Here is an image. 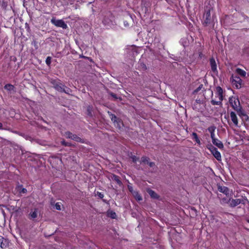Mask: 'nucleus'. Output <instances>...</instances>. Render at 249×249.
I'll list each match as a JSON object with an SVG mask.
<instances>
[{
  "label": "nucleus",
  "mask_w": 249,
  "mask_h": 249,
  "mask_svg": "<svg viewBox=\"0 0 249 249\" xmlns=\"http://www.w3.org/2000/svg\"><path fill=\"white\" fill-rule=\"evenodd\" d=\"M208 149L217 160L220 161L221 160V154L216 148L213 146L212 145H211L209 147H208Z\"/></svg>",
  "instance_id": "nucleus-6"
},
{
  "label": "nucleus",
  "mask_w": 249,
  "mask_h": 249,
  "mask_svg": "<svg viewBox=\"0 0 249 249\" xmlns=\"http://www.w3.org/2000/svg\"><path fill=\"white\" fill-rule=\"evenodd\" d=\"M107 213L108 215L112 218H115L116 217V213L114 212H113L112 211H109Z\"/></svg>",
  "instance_id": "nucleus-22"
},
{
  "label": "nucleus",
  "mask_w": 249,
  "mask_h": 249,
  "mask_svg": "<svg viewBox=\"0 0 249 249\" xmlns=\"http://www.w3.org/2000/svg\"><path fill=\"white\" fill-rule=\"evenodd\" d=\"M218 190L225 195H227L229 194V189L228 188L225 186H219Z\"/></svg>",
  "instance_id": "nucleus-14"
},
{
  "label": "nucleus",
  "mask_w": 249,
  "mask_h": 249,
  "mask_svg": "<svg viewBox=\"0 0 249 249\" xmlns=\"http://www.w3.org/2000/svg\"><path fill=\"white\" fill-rule=\"evenodd\" d=\"M210 64L212 71L214 74L217 75L218 73V71L217 70L216 64L215 60L213 58H211L210 59Z\"/></svg>",
  "instance_id": "nucleus-8"
},
{
  "label": "nucleus",
  "mask_w": 249,
  "mask_h": 249,
  "mask_svg": "<svg viewBox=\"0 0 249 249\" xmlns=\"http://www.w3.org/2000/svg\"><path fill=\"white\" fill-rule=\"evenodd\" d=\"M37 216V209H35L34 210H32L30 214H29V218L30 219H35Z\"/></svg>",
  "instance_id": "nucleus-12"
},
{
  "label": "nucleus",
  "mask_w": 249,
  "mask_h": 249,
  "mask_svg": "<svg viewBox=\"0 0 249 249\" xmlns=\"http://www.w3.org/2000/svg\"><path fill=\"white\" fill-rule=\"evenodd\" d=\"M229 202L230 203V205L231 207H234L240 204L242 202V200L239 198L235 199H230L229 200Z\"/></svg>",
  "instance_id": "nucleus-9"
},
{
  "label": "nucleus",
  "mask_w": 249,
  "mask_h": 249,
  "mask_svg": "<svg viewBox=\"0 0 249 249\" xmlns=\"http://www.w3.org/2000/svg\"><path fill=\"white\" fill-rule=\"evenodd\" d=\"M55 88L58 90V91H59L60 92H62V91H64V92H66V90L64 89V86L62 85V84H60V85H56L55 86Z\"/></svg>",
  "instance_id": "nucleus-18"
},
{
  "label": "nucleus",
  "mask_w": 249,
  "mask_h": 249,
  "mask_svg": "<svg viewBox=\"0 0 249 249\" xmlns=\"http://www.w3.org/2000/svg\"><path fill=\"white\" fill-rule=\"evenodd\" d=\"M55 207L56 210H60L61 209V204L59 203H56L55 205Z\"/></svg>",
  "instance_id": "nucleus-27"
},
{
  "label": "nucleus",
  "mask_w": 249,
  "mask_h": 249,
  "mask_svg": "<svg viewBox=\"0 0 249 249\" xmlns=\"http://www.w3.org/2000/svg\"><path fill=\"white\" fill-rule=\"evenodd\" d=\"M129 190L132 193L134 191L133 190V188L131 186H128Z\"/></svg>",
  "instance_id": "nucleus-31"
},
{
  "label": "nucleus",
  "mask_w": 249,
  "mask_h": 249,
  "mask_svg": "<svg viewBox=\"0 0 249 249\" xmlns=\"http://www.w3.org/2000/svg\"><path fill=\"white\" fill-rule=\"evenodd\" d=\"M231 83L237 89L241 88L243 81L241 79L237 76L232 75L231 77Z\"/></svg>",
  "instance_id": "nucleus-5"
},
{
  "label": "nucleus",
  "mask_w": 249,
  "mask_h": 249,
  "mask_svg": "<svg viewBox=\"0 0 249 249\" xmlns=\"http://www.w3.org/2000/svg\"><path fill=\"white\" fill-rule=\"evenodd\" d=\"M51 22L58 27H61L65 29L68 27L67 25L62 19H56L55 18H53L51 19Z\"/></svg>",
  "instance_id": "nucleus-4"
},
{
  "label": "nucleus",
  "mask_w": 249,
  "mask_h": 249,
  "mask_svg": "<svg viewBox=\"0 0 249 249\" xmlns=\"http://www.w3.org/2000/svg\"><path fill=\"white\" fill-rule=\"evenodd\" d=\"M147 164H148L150 167H152L154 165V163L153 162H148Z\"/></svg>",
  "instance_id": "nucleus-32"
},
{
  "label": "nucleus",
  "mask_w": 249,
  "mask_h": 249,
  "mask_svg": "<svg viewBox=\"0 0 249 249\" xmlns=\"http://www.w3.org/2000/svg\"><path fill=\"white\" fill-rule=\"evenodd\" d=\"M212 9L213 8H209L207 10H206L204 14L203 24L206 26L210 24L212 20H214L213 17L212 18L211 16V11Z\"/></svg>",
  "instance_id": "nucleus-3"
},
{
  "label": "nucleus",
  "mask_w": 249,
  "mask_h": 249,
  "mask_svg": "<svg viewBox=\"0 0 249 249\" xmlns=\"http://www.w3.org/2000/svg\"><path fill=\"white\" fill-rule=\"evenodd\" d=\"M100 198H103L104 197V195L101 194V193H99L98 192L97 193V194Z\"/></svg>",
  "instance_id": "nucleus-30"
},
{
  "label": "nucleus",
  "mask_w": 249,
  "mask_h": 249,
  "mask_svg": "<svg viewBox=\"0 0 249 249\" xmlns=\"http://www.w3.org/2000/svg\"><path fill=\"white\" fill-rule=\"evenodd\" d=\"M215 127L213 126H211L208 128V131L211 134L214 133Z\"/></svg>",
  "instance_id": "nucleus-23"
},
{
  "label": "nucleus",
  "mask_w": 249,
  "mask_h": 249,
  "mask_svg": "<svg viewBox=\"0 0 249 249\" xmlns=\"http://www.w3.org/2000/svg\"><path fill=\"white\" fill-rule=\"evenodd\" d=\"M65 136H66V137L71 139L76 142H82V140L80 138L78 137L76 135H73L72 133H71L70 132H66Z\"/></svg>",
  "instance_id": "nucleus-7"
},
{
  "label": "nucleus",
  "mask_w": 249,
  "mask_h": 249,
  "mask_svg": "<svg viewBox=\"0 0 249 249\" xmlns=\"http://www.w3.org/2000/svg\"><path fill=\"white\" fill-rule=\"evenodd\" d=\"M211 137L212 138V141H213V140L216 139L215 137V134H214V133L211 134Z\"/></svg>",
  "instance_id": "nucleus-29"
},
{
  "label": "nucleus",
  "mask_w": 249,
  "mask_h": 249,
  "mask_svg": "<svg viewBox=\"0 0 249 249\" xmlns=\"http://www.w3.org/2000/svg\"><path fill=\"white\" fill-rule=\"evenodd\" d=\"M192 135L193 136V139L195 140L196 142L199 145L201 144L200 141L196 133L194 132L192 134Z\"/></svg>",
  "instance_id": "nucleus-20"
},
{
  "label": "nucleus",
  "mask_w": 249,
  "mask_h": 249,
  "mask_svg": "<svg viewBox=\"0 0 249 249\" xmlns=\"http://www.w3.org/2000/svg\"><path fill=\"white\" fill-rule=\"evenodd\" d=\"M14 86L11 84H7L4 86V89L8 91L14 90Z\"/></svg>",
  "instance_id": "nucleus-21"
},
{
  "label": "nucleus",
  "mask_w": 249,
  "mask_h": 249,
  "mask_svg": "<svg viewBox=\"0 0 249 249\" xmlns=\"http://www.w3.org/2000/svg\"><path fill=\"white\" fill-rule=\"evenodd\" d=\"M111 119L112 121H113L114 123L117 124V126H118L119 128H121V124H122V123L120 121L117 122V117L115 115H112L111 117Z\"/></svg>",
  "instance_id": "nucleus-16"
},
{
  "label": "nucleus",
  "mask_w": 249,
  "mask_h": 249,
  "mask_svg": "<svg viewBox=\"0 0 249 249\" xmlns=\"http://www.w3.org/2000/svg\"><path fill=\"white\" fill-rule=\"evenodd\" d=\"M26 192H27V190H26V189H24V188H23V189L22 190V192L23 193H25Z\"/></svg>",
  "instance_id": "nucleus-33"
},
{
  "label": "nucleus",
  "mask_w": 249,
  "mask_h": 249,
  "mask_svg": "<svg viewBox=\"0 0 249 249\" xmlns=\"http://www.w3.org/2000/svg\"><path fill=\"white\" fill-rule=\"evenodd\" d=\"M7 245V241L3 238L0 239V246L2 249H5Z\"/></svg>",
  "instance_id": "nucleus-15"
},
{
  "label": "nucleus",
  "mask_w": 249,
  "mask_h": 249,
  "mask_svg": "<svg viewBox=\"0 0 249 249\" xmlns=\"http://www.w3.org/2000/svg\"><path fill=\"white\" fill-rule=\"evenodd\" d=\"M2 127V124L1 123H0V129H1Z\"/></svg>",
  "instance_id": "nucleus-35"
},
{
  "label": "nucleus",
  "mask_w": 249,
  "mask_h": 249,
  "mask_svg": "<svg viewBox=\"0 0 249 249\" xmlns=\"http://www.w3.org/2000/svg\"><path fill=\"white\" fill-rule=\"evenodd\" d=\"M141 162L143 163H148V159L146 157H142L141 159Z\"/></svg>",
  "instance_id": "nucleus-25"
},
{
  "label": "nucleus",
  "mask_w": 249,
  "mask_h": 249,
  "mask_svg": "<svg viewBox=\"0 0 249 249\" xmlns=\"http://www.w3.org/2000/svg\"><path fill=\"white\" fill-rule=\"evenodd\" d=\"M147 192L151 197H152L153 198H158V195L154 191L150 190V189H148L147 190Z\"/></svg>",
  "instance_id": "nucleus-17"
},
{
  "label": "nucleus",
  "mask_w": 249,
  "mask_h": 249,
  "mask_svg": "<svg viewBox=\"0 0 249 249\" xmlns=\"http://www.w3.org/2000/svg\"><path fill=\"white\" fill-rule=\"evenodd\" d=\"M229 102L232 108L237 111L241 110L240 102L237 98L235 96H232L229 99Z\"/></svg>",
  "instance_id": "nucleus-2"
},
{
  "label": "nucleus",
  "mask_w": 249,
  "mask_h": 249,
  "mask_svg": "<svg viewBox=\"0 0 249 249\" xmlns=\"http://www.w3.org/2000/svg\"><path fill=\"white\" fill-rule=\"evenodd\" d=\"M132 195L134 196V197L136 198V200H137L138 201H140V200H142V196L139 195V194L137 192L134 191L132 193Z\"/></svg>",
  "instance_id": "nucleus-19"
},
{
  "label": "nucleus",
  "mask_w": 249,
  "mask_h": 249,
  "mask_svg": "<svg viewBox=\"0 0 249 249\" xmlns=\"http://www.w3.org/2000/svg\"><path fill=\"white\" fill-rule=\"evenodd\" d=\"M202 87H203V85L202 84L200 85L199 86V87L194 91V93H197V92H198L199 90H200L202 89Z\"/></svg>",
  "instance_id": "nucleus-24"
},
{
  "label": "nucleus",
  "mask_w": 249,
  "mask_h": 249,
  "mask_svg": "<svg viewBox=\"0 0 249 249\" xmlns=\"http://www.w3.org/2000/svg\"><path fill=\"white\" fill-rule=\"evenodd\" d=\"M212 142L213 144L217 146L219 148H223V144L222 143V142L219 141V140L215 139L212 141Z\"/></svg>",
  "instance_id": "nucleus-13"
},
{
  "label": "nucleus",
  "mask_w": 249,
  "mask_h": 249,
  "mask_svg": "<svg viewBox=\"0 0 249 249\" xmlns=\"http://www.w3.org/2000/svg\"><path fill=\"white\" fill-rule=\"evenodd\" d=\"M113 178L117 182V183L120 184L121 182L120 179L118 178V177L114 175L113 177Z\"/></svg>",
  "instance_id": "nucleus-26"
},
{
  "label": "nucleus",
  "mask_w": 249,
  "mask_h": 249,
  "mask_svg": "<svg viewBox=\"0 0 249 249\" xmlns=\"http://www.w3.org/2000/svg\"><path fill=\"white\" fill-rule=\"evenodd\" d=\"M230 117L231 118V120L232 122H233V124L235 126H237L238 124V118L235 114V113L234 112H231L230 113Z\"/></svg>",
  "instance_id": "nucleus-10"
},
{
  "label": "nucleus",
  "mask_w": 249,
  "mask_h": 249,
  "mask_svg": "<svg viewBox=\"0 0 249 249\" xmlns=\"http://www.w3.org/2000/svg\"><path fill=\"white\" fill-rule=\"evenodd\" d=\"M215 94L216 98L212 100V103L213 105H219L223 100V90L221 87L216 88Z\"/></svg>",
  "instance_id": "nucleus-1"
},
{
  "label": "nucleus",
  "mask_w": 249,
  "mask_h": 249,
  "mask_svg": "<svg viewBox=\"0 0 249 249\" xmlns=\"http://www.w3.org/2000/svg\"><path fill=\"white\" fill-rule=\"evenodd\" d=\"M235 72L242 77H246V72L240 68H237L235 70Z\"/></svg>",
  "instance_id": "nucleus-11"
},
{
  "label": "nucleus",
  "mask_w": 249,
  "mask_h": 249,
  "mask_svg": "<svg viewBox=\"0 0 249 249\" xmlns=\"http://www.w3.org/2000/svg\"><path fill=\"white\" fill-rule=\"evenodd\" d=\"M248 222H249V220L248 221Z\"/></svg>",
  "instance_id": "nucleus-36"
},
{
  "label": "nucleus",
  "mask_w": 249,
  "mask_h": 249,
  "mask_svg": "<svg viewBox=\"0 0 249 249\" xmlns=\"http://www.w3.org/2000/svg\"><path fill=\"white\" fill-rule=\"evenodd\" d=\"M46 64L48 65H49L51 63V58L50 57H48L47 58H46Z\"/></svg>",
  "instance_id": "nucleus-28"
},
{
  "label": "nucleus",
  "mask_w": 249,
  "mask_h": 249,
  "mask_svg": "<svg viewBox=\"0 0 249 249\" xmlns=\"http://www.w3.org/2000/svg\"><path fill=\"white\" fill-rule=\"evenodd\" d=\"M133 160L134 161H136V157H134V158H133Z\"/></svg>",
  "instance_id": "nucleus-34"
}]
</instances>
